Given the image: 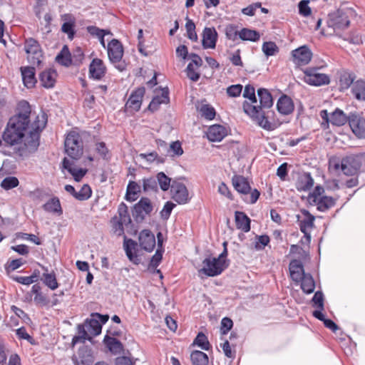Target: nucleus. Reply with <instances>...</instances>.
<instances>
[{"label": "nucleus", "mask_w": 365, "mask_h": 365, "mask_svg": "<svg viewBox=\"0 0 365 365\" xmlns=\"http://www.w3.org/2000/svg\"><path fill=\"white\" fill-rule=\"evenodd\" d=\"M88 329H86V326L84 324H78V336H73L72 339V344L75 345L79 341L84 342L85 340L91 341L92 337L90 336L88 334Z\"/></svg>", "instance_id": "37998d69"}, {"label": "nucleus", "mask_w": 365, "mask_h": 365, "mask_svg": "<svg viewBox=\"0 0 365 365\" xmlns=\"http://www.w3.org/2000/svg\"><path fill=\"white\" fill-rule=\"evenodd\" d=\"M163 250L158 249L155 253V255L151 257V259L149 263V269H156L163 259Z\"/></svg>", "instance_id": "680f3d73"}, {"label": "nucleus", "mask_w": 365, "mask_h": 365, "mask_svg": "<svg viewBox=\"0 0 365 365\" xmlns=\"http://www.w3.org/2000/svg\"><path fill=\"white\" fill-rule=\"evenodd\" d=\"M257 95L259 99V106L262 109H269L273 106V99L271 93L266 88H259L257 91Z\"/></svg>", "instance_id": "7c9ffc66"}, {"label": "nucleus", "mask_w": 365, "mask_h": 365, "mask_svg": "<svg viewBox=\"0 0 365 365\" xmlns=\"http://www.w3.org/2000/svg\"><path fill=\"white\" fill-rule=\"evenodd\" d=\"M16 110V114L9 118L3 132V140L11 146L24 143L29 152H34L39 145L40 132L45 128L46 120L43 115L40 121L37 116L30 125L31 109L26 101L18 103Z\"/></svg>", "instance_id": "f257e3e1"}, {"label": "nucleus", "mask_w": 365, "mask_h": 365, "mask_svg": "<svg viewBox=\"0 0 365 365\" xmlns=\"http://www.w3.org/2000/svg\"><path fill=\"white\" fill-rule=\"evenodd\" d=\"M35 68L32 66L21 67L23 83L27 88L34 87L37 82L35 77Z\"/></svg>", "instance_id": "5701e85b"}, {"label": "nucleus", "mask_w": 365, "mask_h": 365, "mask_svg": "<svg viewBox=\"0 0 365 365\" xmlns=\"http://www.w3.org/2000/svg\"><path fill=\"white\" fill-rule=\"evenodd\" d=\"M193 345H197L202 349L208 351L210 349V344L207 337L202 332H199L193 341Z\"/></svg>", "instance_id": "49530a36"}, {"label": "nucleus", "mask_w": 365, "mask_h": 365, "mask_svg": "<svg viewBox=\"0 0 365 365\" xmlns=\"http://www.w3.org/2000/svg\"><path fill=\"white\" fill-rule=\"evenodd\" d=\"M262 51L267 56H274L279 52V48L273 41H266L262 44Z\"/></svg>", "instance_id": "8fccbe9b"}, {"label": "nucleus", "mask_w": 365, "mask_h": 365, "mask_svg": "<svg viewBox=\"0 0 365 365\" xmlns=\"http://www.w3.org/2000/svg\"><path fill=\"white\" fill-rule=\"evenodd\" d=\"M242 108L245 113L250 116L263 129L270 131L277 128L274 119L275 113L273 110H264V109H262V107L252 105L247 101L243 103Z\"/></svg>", "instance_id": "f03ea898"}, {"label": "nucleus", "mask_w": 365, "mask_h": 365, "mask_svg": "<svg viewBox=\"0 0 365 365\" xmlns=\"http://www.w3.org/2000/svg\"><path fill=\"white\" fill-rule=\"evenodd\" d=\"M314 185V179L309 173H304L301 175L297 182V189L299 191H308Z\"/></svg>", "instance_id": "2f4dec72"}, {"label": "nucleus", "mask_w": 365, "mask_h": 365, "mask_svg": "<svg viewBox=\"0 0 365 365\" xmlns=\"http://www.w3.org/2000/svg\"><path fill=\"white\" fill-rule=\"evenodd\" d=\"M61 20L63 21L61 31L66 34L69 40H73L76 35V19L72 14H64L61 15Z\"/></svg>", "instance_id": "ddd939ff"}, {"label": "nucleus", "mask_w": 365, "mask_h": 365, "mask_svg": "<svg viewBox=\"0 0 365 365\" xmlns=\"http://www.w3.org/2000/svg\"><path fill=\"white\" fill-rule=\"evenodd\" d=\"M170 156H180L183 154V149L179 140L173 142L167 150Z\"/></svg>", "instance_id": "603ef678"}, {"label": "nucleus", "mask_w": 365, "mask_h": 365, "mask_svg": "<svg viewBox=\"0 0 365 365\" xmlns=\"http://www.w3.org/2000/svg\"><path fill=\"white\" fill-rule=\"evenodd\" d=\"M301 212L304 215V218L300 220H299L300 230L306 236L310 238L309 230L314 227L315 217L307 210H302Z\"/></svg>", "instance_id": "6ab92c4d"}, {"label": "nucleus", "mask_w": 365, "mask_h": 365, "mask_svg": "<svg viewBox=\"0 0 365 365\" xmlns=\"http://www.w3.org/2000/svg\"><path fill=\"white\" fill-rule=\"evenodd\" d=\"M92 195V190L88 184L83 185L81 190L75 193V198L79 201L89 199Z\"/></svg>", "instance_id": "de8ad7c7"}, {"label": "nucleus", "mask_w": 365, "mask_h": 365, "mask_svg": "<svg viewBox=\"0 0 365 365\" xmlns=\"http://www.w3.org/2000/svg\"><path fill=\"white\" fill-rule=\"evenodd\" d=\"M186 73L187 76L194 82H196L200 78V73L197 71H195L194 65H192V63H189L187 68H186Z\"/></svg>", "instance_id": "338daca9"}, {"label": "nucleus", "mask_w": 365, "mask_h": 365, "mask_svg": "<svg viewBox=\"0 0 365 365\" xmlns=\"http://www.w3.org/2000/svg\"><path fill=\"white\" fill-rule=\"evenodd\" d=\"M301 289L306 294H311L314 291L315 282L310 274H307L301 280Z\"/></svg>", "instance_id": "ea45409f"}, {"label": "nucleus", "mask_w": 365, "mask_h": 365, "mask_svg": "<svg viewBox=\"0 0 365 365\" xmlns=\"http://www.w3.org/2000/svg\"><path fill=\"white\" fill-rule=\"evenodd\" d=\"M170 102L169 98V90L168 88H162L161 96H155L148 106V109L152 112L157 110L159 106L162 103H168Z\"/></svg>", "instance_id": "bb28decb"}, {"label": "nucleus", "mask_w": 365, "mask_h": 365, "mask_svg": "<svg viewBox=\"0 0 365 365\" xmlns=\"http://www.w3.org/2000/svg\"><path fill=\"white\" fill-rule=\"evenodd\" d=\"M239 37L243 41L255 42L259 40L260 34L255 30L244 28L239 32Z\"/></svg>", "instance_id": "a19ab883"}, {"label": "nucleus", "mask_w": 365, "mask_h": 365, "mask_svg": "<svg viewBox=\"0 0 365 365\" xmlns=\"http://www.w3.org/2000/svg\"><path fill=\"white\" fill-rule=\"evenodd\" d=\"M175 207V205L173 202L170 201L166 202L163 210L160 211L161 218L163 220H168L170 217L171 212Z\"/></svg>", "instance_id": "69168bd1"}, {"label": "nucleus", "mask_w": 365, "mask_h": 365, "mask_svg": "<svg viewBox=\"0 0 365 365\" xmlns=\"http://www.w3.org/2000/svg\"><path fill=\"white\" fill-rule=\"evenodd\" d=\"M143 189L145 192H158V186L155 177L144 178L142 180Z\"/></svg>", "instance_id": "c03bdc74"}, {"label": "nucleus", "mask_w": 365, "mask_h": 365, "mask_svg": "<svg viewBox=\"0 0 365 365\" xmlns=\"http://www.w3.org/2000/svg\"><path fill=\"white\" fill-rule=\"evenodd\" d=\"M103 343L113 354L116 355L123 351L122 342L115 337L106 335L103 339Z\"/></svg>", "instance_id": "cd10ccee"}, {"label": "nucleus", "mask_w": 365, "mask_h": 365, "mask_svg": "<svg viewBox=\"0 0 365 365\" xmlns=\"http://www.w3.org/2000/svg\"><path fill=\"white\" fill-rule=\"evenodd\" d=\"M351 93L359 101H365V81L359 79L353 83Z\"/></svg>", "instance_id": "473e14b6"}, {"label": "nucleus", "mask_w": 365, "mask_h": 365, "mask_svg": "<svg viewBox=\"0 0 365 365\" xmlns=\"http://www.w3.org/2000/svg\"><path fill=\"white\" fill-rule=\"evenodd\" d=\"M203 267L199 270L208 277H215L220 274L229 267L227 261H220L217 257H207L202 261Z\"/></svg>", "instance_id": "39448f33"}, {"label": "nucleus", "mask_w": 365, "mask_h": 365, "mask_svg": "<svg viewBox=\"0 0 365 365\" xmlns=\"http://www.w3.org/2000/svg\"><path fill=\"white\" fill-rule=\"evenodd\" d=\"M304 82L311 86H320L330 82L329 76L319 72L318 68H308L304 71Z\"/></svg>", "instance_id": "0eeeda50"}, {"label": "nucleus", "mask_w": 365, "mask_h": 365, "mask_svg": "<svg viewBox=\"0 0 365 365\" xmlns=\"http://www.w3.org/2000/svg\"><path fill=\"white\" fill-rule=\"evenodd\" d=\"M277 108L279 113L289 115L294 111V103L290 97L282 95L277 101Z\"/></svg>", "instance_id": "4be33fe9"}, {"label": "nucleus", "mask_w": 365, "mask_h": 365, "mask_svg": "<svg viewBox=\"0 0 365 365\" xmlns=\"http://www.w3.org/2000/svg\"><path fill=\"white\" fill-rule=\"evenodd\" d=\"M145 90L144 87H140L134 91L129 97L126 106L132 108L133 110L138 111L140 110L143 96Z\"/></svg>", "instance_id": "a211bd4d"}, {"label": "nucleus", "mask_w": 365, "mask_h": 365, "mask_svg": "<svg viewBox=\"0 0 365 365\" xmlns=\"http://www.w3.org/2000/svg\"><path fill=\"white\" fill-rule=\"evenodd\" d=\"M313 203L317 205V208L320 212H326L334 207L336 204V200L332 197L322 196L319 199L313 200Z\"/></svg>", "instance_id": "c756f323"}, {"label": "nucleus", "mask_w": 365, "mask_h": 365, "mask_svg": "<svg viewBox=\"0 0 365 365\" xmlns=\"http://www.w3.org/2000/svg\"><path fill=\"white\" fill-rule=\"evenodd\" d=\"M84 58V53L80 47L76 48L71 53L72 64L79 66Z\"/></svg>", "instance_id": "13d9d810"}, {"label": "nucleus", "mask_w": 365, "mask_h": 365, "mask_svg": "<svg viewBox=\"0 0 365 365\" xmlns=\"http://www.w3.org/2000/svg\"><path fill=\"white\" fill-rule=\"evenodd\" d=\"M56 72L53 69H48L39 74V80L42 86L46 88H53L56 83Z\"/></svg>", "instance_id": "b1692460"}, {"label": "nucleus", "mask_w": 365, "mask_h": 365, "mask_svg": "<svg viewBox=\"0 0 365 365\" xmlns=\"http://www.w3.org/2000/svg\"><path fill=\"white\" fill-rule=\"evenodd\" d=\"M42 268L45 271L41 277L43 283L51 290H55L58 287V283L55 273L53 272L48 273V269L45 267H42Z\"/></svg>", "instance_id": "72a5a7b5"}, {"label": "nucleus", "mask_w": 365, "mask_h": 365, "mask_svg": "<svg viewBox=\"0 0 365 365\" xmlns=\"http://www.w3.org/2000/svg\"><path fill=\"white\" fill-rule=\"evenodd\" d=\"M349 124L352 132L359 138H365V118L356 113L349 115Z\"/></svg>", "instance_id": "9b49d317"}, {"label": "nucleus", "mask_w": 365, "mask_h": 365, "mask_svg": "<svg viewBox=\"0 0 365 365\" xmlns=\"http://www.w3.org/2000/svg\"><path fill=\"white\" fill-rule=\"evenodd\" d=\"M352 14L350 9H339L334 13L331 19V26L334 29L344 30L350 24L349 16Z\"/></svg>", "instance_id": "9d476101"}, {"label": "nucleus", "mask_w": 365, "mask_h": 365, "mask_svg": "<svg viewBox=\"0 0 365 365\" xmlns=\"http://www.w3.org/2000/svg\"><path fill=\"white\" fill-rule=\"evenodd\" d=\"M44 211L61 216L63 214V209L58 197H53L43 205Z\"/></svg>", "instance_id": "a878e982"}, {"label": "nucleus", "mask_w": 365, "mask_h": 365, "mask_svg": "<svg viewBox=\"0 0 365 365\" xmlns=\"http://www.w3.org/2000/svg\"><path fill=\"white\" fill-rule=\"evenodd\" d=\"M232 182L235 189L240 193L248 194L251 191L248 180L242 175H234Z\"/></svg>", "instance_id": "393cba45"}, {"label": "nucleus", "mask_w": 365, "mask_h": 365, "mask_svg": "<svg viewBox=\"0 0 365 365\" xmlns=\"http://www.w3.org/2000/svg\"><path fill=\"white\" fill-rule=\"evenodd\" d=\"M362 161L363 155L359 154L347 155L341 161L331 160L329 163L335 170L341 169L346 175H355L358 174L362 165Z\"/></svg>", "instance_id": "7ed1b4c3"}, {"label": "nucleus", "mask_w": 365, "mask_h": 365, "mask_svg": "<svg viewBox=\"0 0 365 365\" xmlns=\"http://www.w3.org/2000/svg\"><path fill=\"white\" fill-rule=\"evenodd\" d=\"M242 88L241 84L231 85L227 88V94L230 97H238L242 91Z\"/></svg>", "instance_id": "0e129e2a"}, {"label": "nucleus", "mask_w": 365, "mask_h": 365, "mask_svg": "<svg viewBox=\"0 0 365 365\" xmlns=\"http://www.w3.org/2000/svg\"><path fill=\"white\" fill-rule=\"evenodd\" d=\"M200 113L202 116L207 120H212L215 116V110L210 105H202L200 108Z\"/></svg>", "instance_id": "4d7b16f0"}, {"label": "nucleus", "mask_w": 365, "mask_h": 365, "mask_svg": "<svg viewBox=\"0 0 365 365\" xmlns=\"http://www.w3.org/2000/svg\"><path fill=\"white\" fill-rule=\"evenodd\" d=\"M153 207L148 197H142L136 203L132 210V215L136 222H142L145 219V215H150L153 211Z\"/></svg>", "instance_id": "6e6552de"}, {"label": "nucleus", "mask_w": 365, "mask_h": 365, "mask_svg": "<svg viewBox=\"0 0 365 365\" xmlns=\"http://www.w3.org/2000/svg\"><path fill=\"white\" fill-rule=\"evenodd\" d=\"M255 239V248L257 250H264L265 246H267L270 241L269 237L267 235H256Z\"/></svg>", "instance_id": "6e6d98bb"}, {"label": "nucleus", "mask_w": 365, "mask_h": 365, "mask_svg": "<svg viewBox=\"0 0 365 365\" xmlns=\"http://www.w3.org/2000/svg\"><path fill=\"white\" fill-rule=\"evenodd\" d=\"M158 186L163 191H167L171 187V178L167 176L163 172L158 173L155 176Z\"/></svg>", "instance_id": "a18cd8bd"}, {"label": "nucleus", "mask_w": 365, "mask_h": 365, "mask_svg": "<svg viewBox=\"0 0 365 365\" xmlns=\"http://www.w3.org/2000/svg\"><path fill=\"white\" fill-rule=\"evenodd\" d=\"M112 227L114 233H115L118 236H121L124 235V227L123 224L124 222L118 220L117 216L113 217L111 219Z\"/></svg>", "instance_id": "864d4df0"}, {"label": "nucleus", "mask_w": 365, "mask_h": 365, "mask_svg": "<svg viewBox=\"0 0 365 365\" xmlns=\"http://www.w3.org/2000/svg\"><path fill=\"white\" fill-rule=\"evenodd\" d=\"M106 73V67L101 59L94 58L89 66V75L94 79H101Z\"/></svg>", "instance_id": "aec40b11"}, {"label": "nucleus", "mask_w": 365, "mask_h": 365, "mask_svg": "<svg viewBox=\"0 0 365 365\" xmlns=\"http://www.w3.org/2000/svg\"><path fill=\"white\" fill-rule=\"evenodd\" d=\"M138 242L140 247L148 252L153 250L156 244L155 235L149 230H143L140 232Z\"/></svg>", "instance_id": "4468645a"}, {"label": "nucleus", "mask_w": 365, "mask_h": 365, "mask_svg": "<svg viewBox=\"0 0 365 365\" xmlns=\"http://www.w3.org/2000/svg\"><path fill=\"white\" fill-rule=\"evenodd\" d=\"M56 61L59 64L68 67L72 64L71 60V53L69 51L68 46L64 45L60 51V53L56 56Z\"/></svg>", "instance_id": "c9c22d12"}, {"label": "nucleus", "mask_w": 365, "mask_h": 365, "mask_svg": "<svg viewBox=\"0 0 365 365\" xmlns=\"http://www.w3.org/2000/svg\"><path fill=\"white\" fill-rule=\"evenodd\" d=\"M233 322L228 317H224L221 321L220 331L221 334L225 335L232 328Z\"/></svg>", "instance_id": "774afa93"}, {"label": "nucleus", "mask_w": 365, "mask_h": 365, "mask_svg": "<svg viewBox=\"0 0 365 365\" xmlns=\"http://www.w3.org/2000/svg\"><path fill=\"white\" fill-rule=\"evenodd\" d=\"M19 180L16 177H6L1 182V186L5 190H10L17 187Z\"/></svg>", "instance_id": "bf43d9fd"}, {"label": "nucleus", "mask_w": 365, "mask_h": 365, "mask_svg": "<svg viewBox=\"0 0 365 365\" xmlns=\"http://www.w3.org/2000/svg\"><path fill=\"white\" fill-rule=\"evenodd\" d=\"M243 97L245 98H248L251 101V104L257 103V98L255 96V89L252 85H247L245 87V90L243 92Z\"/></svg>", "instance_id": "052dcab7"}, {"label": "nucleus", "mask_w": 365, "mask_h": 365, "mask_svg": "<svg viewBox=\"0 0 365 365\" xmlns=\"http://www.w3.org/2000/svg\"><path fill=\"white\" fill-rule=\"evenodd\" d=\"M85 326L88 331L93 336H98L101 333L102 325L98 322V319L94 317L87 319L85 321Z\"/></svg>", "instance_id": "e433bc0d"}, {"label": "nucleus", "mask_w": 365, "mask_h": 365, "mask_svg": "<svg viewBox=\"0 0 365 365\" xmlns=\"http://www.w3.org/2000/svg\"><path fill=\"white\" fill-rule=\"evenodd\" d=\"M217 40V33L214 27H205L202 32V45L205 49L215 48Z\"/></svg>", "instance_id": "f3484780"}, {"label": "nucleus", "mask_w": 365, "mask_h": 365, "mask_svg": "<svg viewBox=\"0 0 365 365\" xmlns=\"http://www.w3.org/2000/svg\"><path fill=\"white\" fill-rule=\"evenodd\" d=\"M108 55L110 61L113 64L119 63L123 56V46L118 39H112L108 44ZM115 68L122 71L125 69V66L121 64L115 65Z\"/></svg>", "instance_id": "423d86ee"}, {"label": "nucleus", "mask_w": 365, "mask_h": 365, "mask_svg": "<svg viewBox=\"0 0 365 365\" xmlns=\"http://www.w3.org/2000/svg\"><path fill=\"white\" fill-rule=\"evenodd\" d=\"M24 48L28 54L34 55V58H36L38 62L40 61L38 60V56H40V45L36 40L33 38L26 39Z\"/></svg>", "instance_id": "f704fd0d"}, {"label": "nucleus", "mask_w": 365, "mask_h": 365, "mask_svg": "<svg viewBox=\"0 0 365 365\" xmlns=\"http://www.w3.org/2000/svg\"><path fill=\"white\" fill-rule=\"evenodd\" d=\"M235 223L237 229L247 232L250 230V219L243 212L236 211L235 212Z\"/></svg>", "instance_id": "c85d7f7f"}, {"label": "nucleus", "mask_w": 365, "mask_h": 365, "mask_svg": "<svg viewBox=\"0 0 365 365\" xmlns=\"http://www.w3.org/2000/svg\"><path fill=\"white\" fill-rule=\"evenodd\" d=\"M65 150L67 155L73 160H78L83 154V142L78 133L71 132L65 140Z\"/></svg>", "instance_id": "20e7f679"}, {"label": "nucleus", "mask_w": 365, "mask_h": 365, "mask_svg": "<svg viewBox=\"0 0 365 365\" xmlns=\"http://www.w3.org/2000/svg\"><path fill=\"white\" fill-rule=\"evenodd\" d=\"M192 365H207L208 356L201 351H193L190 354Z\"/></svg>", "instance_id": "79ce46f5"}, {"label": "nucleus", "mask_w": 365, "mask_h": 365, "mask_svg": "<svg viewBox=\"0 0 365 365\" xmlns=\"http://www.w3.org/2000/svg\"><path fill=\"white\" fill-rule=\"evenodd\" d=\"M293 61L299 66H304L308 64L312 57L311 50L307 46H302L292 51Z\"/></svg>", "instance_id": "f8f14e48"}, {"label": "nucleus", "mask_w": 365, "mask_h": 365, "mask_svg": "<svg viewBox=\"0 0 365 365\" xmlns=\"http://www.w3.org/2000/svg\"><path fill=\"white\" fill-rule=\"evenodd\" d=\"M354 80V77L351 73H344L341 76L339 82L340 86L342 88L346 89L349 87H350L351 85L353 86V83Z\"/></svg>", "instance_id": "e2e57ef3"}, {"label": "nucleus", "mask_w": 365, "mask_h": 365, "mask_svg": "<svg viewBox=\"0 0 365 365\" xmlns=\"http://www.w3.org/2000/svg\"><path fill=\"white\" fill-rule=\"evenodd\" d=\"M346 122L349 123V116H346L341 110L336 108L331 113L330 116V123L334 125L341 126Z\"/></svg>", "instance_id": "4c0bfd02"}, {"label": "nucleus", "mask_w": 365, "mask_h": 365, "mask_svg": "<svg viewBox=\"0 0 365 365\" xmlns=\"http://www.w3.org/2000/svg\"><path fill=\"white\" fill-rule=\"evenodd\" d=\"M227 135L226 128L221 125L215 124L208 128L207 137L210 141L220 142Z\"/></svg>", "instance_id": "412c9836"}, {"label": "nucleus", "mask_w": 365, "mask_h": 365, "mask_svg": "<svg viewBox=\"0 0 365 365\" xmlns=\"http://www.w3.org/2000/svg\"><path fill=\"white\" fill-rule=\"evenodd\" d=\"M172 198L180 205L189 202V193L186 186L178 180H173L171 185Z\"/></svg>", "instance_id": "1a4fd4ad"}, {"label": "nucleus", "mask_w": 365, "mask_h": 365, "mask_svg": "<svg viewBox=\"0 0 365 365\" xmlns=\"http://www.w3.org/2000/svg\"><path fill=\"white\" fill-rule=\"evenodd\" d=\"M119 214L118 220L125 222V225L131 222V219L128 212V207L124 202H121L118 209Z\"/></svg>", "instance_id": "3c124183"}, {"label": "nucleus", "mask_w": 365, "mask_h": 365, "mask_svg": "<svg viewBox=\"0 0 365 365\" xmlns=\"http://www.w3.org/2000/svg\"><path fill=\"white\" fill-rule=\"evenodd\" d=\"M140 192V186L134 181H130L127 186L125 199L128 201H135L137 199V195Z\"/></svg>", "instance_id": "58836bf2"}, {"label": "nucleus", "mask_w": 365, "mask_h": 365, "mask_svg": "<svg viewBox=\"0 0 365 365\" xmlns=\"http://www.w3.org/2000/svg\"><path fill=\"white\" fill-rule=\"evenodd\" d=\"M62 168L66 170L73 177L75 181L80 182L88 172L87 169L76 168L73 160L64 158L62 161Z\"/></svg>", "instance_id": "dca6fc26"}, {"label": "nucleus", "mask_w": 365, "mask_h": 365, "mask_svg": "<svg viewBox=\"0 0 365 365\" xmlns=\"http://www.w3.org/2000/svg\"><path fill=\"white\" fill-rule=\"evenodd\" d=\"M137 247L138 243L135 240L128 239L124 235L123 248L126 256L135 264H139L140 262V259L136 254Z\"/></svg>", "instance_id": "2eb2a0df"}, {"label": "nucleus", "mask_w": 365, "mask_h": 365, "mask_svg": "<svg viewBox=\"0 0 365 365\" xmlns=\"http://www.w3.org/2000/svg\"><path fill=\"white\" fill-rule=\"evenodd\" d=\"M86 30L91 36H96L98 38L99 37H102V35L113 34L110 30L101 29L96 26H87Z\"/></svg>", "instance_id": "5fc2aeb1"}, {"label": "nucleus", "mask_w": 365, "mask_h": 365, "mask_svg": "<svg viewBox=\"0 0 365 365\" xmlns=\"http://www.w3.org/2000/svg\"><path fill=\"white\" fill-rule=\"evenodd\" d=\"M185 29L187 34V38L192 41H197V35L195 32V24L192 20L186 17Z\"/></svg>", "instance_id": "09e8293b"}]
</instances>
